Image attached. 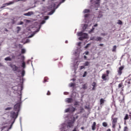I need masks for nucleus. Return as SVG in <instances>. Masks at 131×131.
Returning a JSON list of instances; mask_svg holds the SVG:
<instances>
[{
  "label": "nucleus",
  "instance_id": "nucleus-1",
  "mask_svg": "<svg viewBox=\"0 0 131 131\" xmlns=\"http://www.w3.org/2000/svg\"><path fill=\"white\" fill-rule=\"evenodd\" d=\"M78 36H80L79 37V40H83V39L88 38V34L82 33V32L78 33Z\"/></svg>",
  "mask_w": 131,
  "mask_h": 131
},
{
  "label": "nucleus",
  "instance_id": "nucleus-2",
  "mask_svg": "<svg viewBox=\"0 0 131 131\" xmlns=\"http://www.w3.org/2000/svg\"><path fill=\"white\" fill-rule=\"evenodd\" d=\"M106 74H103L101 78L104 81H106V80H109V74L110 73V71L109 70L106 71Z\"/></svg>",
  "mask_w": 131,
  "mask_h": 131
},
{
  "label": "nucleus",
  "instance_id": "nucleus-3",
  "mask_svg": "<svg viewBox=\"0 0 131 131\" xmlns=\"http://www.w3.org/2000/svg\"><path fill=\"white\" fill-rule=\"evenodd\" d=\"M114 115H112V127L115 128L116 126V123H117V120H118V118H113Z\"/></svg>",
  "mask_w": 131,
  "mask_h": 131
},
{
  "label": "nucleus",
  "instance_id": "nucleus-4",
  "mask_svg": "<svg viewBox=\"0 0 131 131\" xmlns=\"http://www.w3.org/2000/svg\"><path fill=\"white\" fill-rule=\"evenodd\" d=\"M18 113H19V112H17L16 113H15L14 111L11 112L10 117L12 118H13V119H16V118H17V117H18Z\"/></svg>",
  "mask_w": 131,
  "mask_h": 131
},
{
  "label": "nucleus",
  "instance_id": "nucleus-5",
  "mask_svg": "<svg viewBox=\"0 0 131 131\" xmlns=\"http://www.w3.org/2000/svg\"><path fill=\"white\" fill-rule=\"evenodd\" d=\"M14 111H17V112H19L20 111V103H16L14 106Z\"/></svg>",
  "mask_w": 131,
  "mask_h": 131
},
{
  "label": "nucleus",
  "instance_id": "nucleus-6",
  "mask_svg": "<svg viewBox=\"0 0 131 131\" xmlns=\"http://www.w3.org/2000/svg\"><path fill=\"white\" fill-rule=\"evenodd\" d=\"M10 66L12 68L13 71H17L18 69H19V68L16 66V65L10 64Z\"/></svg>",
  "mask_w": 131,
  "mask_h": 131
},
{
  "label": "nucleus",
  "instance_id": "nucleus-7",
  "mask_svg": "<svg viewBox=\"0 0 131 131\" xmlns=\"http://www.w3.org/2000/svg\"><path fill=\"white\" fill-rule=\"evenodd\" d=\"M124 67L123 66L120 67L119 68V70H118V75H121L122 74V71L123 70Z\"/></svg>",
  "mask_w": 131,
  "mask_h": 131
},
{
  "label": "nucleus",
  "instance_id": "nucleus-8",
  "mask_svg": "<svg viewBox=\"0 0 131 131\" xmlns=\"http://www.w3.org/2000/svg\"><path fill=\"white\" fill-rule=\"evenodd\" d=\"M14 4V2H10L9 3H7L3 5V6L1 7V9H3V8H5L7 6H10V5H13Z\"/></svg>",
  "mask_w": 131,
  "mask_h": 131
},
{
  "label": "nucleus",
  "instance_id": "nucleus-9",
  "mask_svg": "<svg viewBox=\"0 0 131 131\" xmlns=\"http://www.w3.org/2000/svg\"><path fill=\"white\" fill-rule=\"evenodd\" d=\"M125 85H127L128 88H129L130 86V80H126L125 81Z\"/></svg>",
  "mask_w": 131,
  "mask_h": 131
},
{
  "label": "nucleus",
  "instance_id": "nucleus-10",
  "mask_svg": "<svg viewBox=\"0 0 131 131\" xmlns=\"http://www.w3.org/2000/svg\"><path fill=\"white\" fill-rule=\"evenodd\" d=\"M24 16H31V15H33V11H29L28 13H25Z\"/></svg>",
  "mask_w": 131,
  "mask_h": 131
},
{
  "label": "nucleus",
  "instance_id": "nucleus-11",
  "mask_svg": "<svg viewBox=\"0 0 131 131\" xmlns=\"http://www.w3.org/2000/svg\"><path fill=\"white\" fill-rule=\"evenodd\" d=\"M97 123H96V122H94L92 126V130H96V125Z\"/></svg>",
  "mask_w": 131,
  "mask_h": 131
},
{
  "label": "nucleus",
  "instance_id": "nucleus-12",
  "mask_svg": "<svg viewBox=\"0 0 131 131\" xmlns=\"http://www.w3.org/2000/svg\"><path fill=\"white\" fill-rule=\"evenodd\" d=\"M73 101V99L71 98H67L66 102H67V103H72V101Z\"/></svg>",
  "mask_w": 131,
  "mask_h": 131
},
{
  "label": "nucleus",
  "instance_id": "nucleus-13",
  "mask_svg": "<svg viewBox=\"0 0 131 131\" xmlns=\"http://www.w3.org/2000/svg\"><path fill=\"white\" fill-rule=\"evenodd\" d=\"M82 89L83 90H86V89H88V84L87 83L82 84Z\"/></svg>",
  "mask_w": 131,
  "mask_h": 131
},
{
  "label": "nucleus",
  "instance_id": "nucleus-14",
  "mask_svg": "<svg viewBox=\"0 0 131 131\" xmlns=\"http://www.w3.org/2000/svg\"><path fill=\"white\" fill-rule=\"evenodd\" d=\"M102 126H104V127H107V126H108V123L106 122H103L102 123Z\"/></svg>",
  "mask_w": 131,
  "mask_h": 131
},
{
  "label": "nucleus",
  "instance_id": "nucleus-15",
  "mask_svg": "<svg viewBox=\"0 0 131 131\" xmlns=\"http://www.w3.org/2000/svg\"><path fill=\"white\" fill-rule=\"evenodd\" d=\"M95 40L96 41H101V40H102V37H97L96 38Z\"/></svg>",
  "mask_w": 131,
  "mask_h": 131
},
{
  "label": "nucleus",
  "instance_id": "nucleus-16",
  "mask_svg": "<svg viewBox=\"0 0 131 131\" xmlns=\"http://www.w3.org/2000/svg\"><path fill=\"white\" fill-rule=\"evenodd\" d=\"M104 102H105V100L103 98H101L100 100V105L104 104Z\"/></svg>",
  "mask_w": 131,
  "mask_h": 131
},
{
  "label": "nucleus",
  "instance_id": "nucleus-17",
  "mask_svg": "<svg viewBox=\"0 0 131 131\" xmlns=\"http://www.w3.org/2000/svg\"><path fill=\"white\" fill-rule=\"evenodd\" d=\"M5 61H12V58L10 57H8L5 58Z\"/></svg>",
  "mask_w": 131,
  "mask_h": 131
},
{
  "label": "nucleus",
  "instance_id": "nucleus-18",
  "mask_svg": "<svg viewBox=\"0 0 131 131\" xmlns=\"http://www.w3.org/2000/svg\"><path fill=\"white\" fill-rule=\"evenodd\" d=\"M73 123L71 122H70L68 123V126L69 127H72V126H73Z\"/></svg>",
  "mask_w": 131,
  "mask_h": 131
},
{
  "label": "nucleus",
  "instance_id": "nucleus-19",
  "mask_svg": "<svg viewBox=\"0 0 131 131\" xmlns=\"http://www.w3.org/2000/svg\"><path fill=\"white\" fill-rule=\"evenodd\" d=\"M122 86H123V83L121 82L118 84L119 89H120V88H122Z\"/></svg>",
  "mask_w": 131,
  "mask_h": 131
},
{
  "label": "nucleus",
  "instance_id": "nucleus-20",
  "mask_svg": "<svg viewBox=\"0 0 131 131\" xmlns=\"http://www.w3.org/2000/svg\"><path fill=\"white\" fill-rule=\"evenodd\" d=\"M70 111H71V112H74V111H75V108L72 107L70 108Z\"/></svg>",
  "mask_w": 131,
  "mask_h": 131
},
{
  "label": "nucleus",
  "instance_id": "nucleus-21",
  "mask_svg": "<svg viewBox=\"0 0 131 131\" xmlns=\"http://www.w3.org/2000/svg\"><path fill=\"white\" fill-rule=\"evenodd\" d=\"M21 67L23 68H25L26 67V65L25 64V62L23 61V63H22V65H21Z\"/></svg>",
  "mask_w": 131,
  "mask_h": 131
},
{
  "label": "nucleus",
  "instance_id": "nucleus-22",
  "mask_svg": "<svg viewBox=\"0 0 131 131\" xmlns=\"http://www.w3.org/2000/svg\"><path fill=\"white\" fill-rule=\"evenodd\" d=\"M90 62L89 61H86L85 62V63H84V66H89L90 65Z\"/></svg>",
  "mask_w": 131,
  "mask_h": 131
},
{
  "label": "nucleus",
  "instance_id": "nucleus-23",
  "mask_svg": "<svg viewBox=\"0 0 131 131\" xmlns=\"http://www.w3.org/2000/svg\"><path fill=\"white\" fill-rule=\"evenodd\" d=\"M48 80H49V78H48V77H45L44 78L43 82H47V81H48Z\"/></svg>",
  "mask_w": 131,
  "mask_h": 131
},
{
  "label": "nucleus",
  "instance_id": "nucleus-24",
  "mask_svg": "<svg viewBox=\"0 0 131 131\" xmlns=\"http://www.w3.org/2000/svg\"><path fill=\"white\" fill-rule=\"evenodd\" d=\"M86 28H88V25L86 24H84L83 26V29L84 30H85V29H86Z\"/></svg>",
  "mask_w": 131,
  "mask_h": 131
},
{
  "label": "nucleus",
  "instance_id": "nucleus-25",
  "mask_svg": "<svg viewBox=\"0 0 131 131\" xmlns=\"http://www.w3.org/2000/svg\"><path fill=\"white\" fill-rule=\"evenodd\" d=\"M124 119V120H127V119H128V114L125 115Z\"/></svg>",
  "mask_w": 131,
  "mask_h": 131
},
{
  "label": "nucleus",
  "instance_id": "nucleus-26",
  "mask_svg": "<svg viewBox=\"0 0 131 131\" xmlns=\"http://www.w3.org/2000/svg\"><path fill=\"white\" fill-rule=\"evenodd\" d=\"M25 53H26V50L25 49H22L21 51V54H25Z\"/></svg>",
  "mask_w": 131,
  "mask_h": 131
},
{
  "label": "nucleus",
  "instance_id": "nucleus-27",
  "mask_svg": "<svg viewBox=\"0 0 131 131\" xmlns=\"http://www.w3.org/2000/svg\"><path fill=\"white\" fill-rule=\"evenodd\" d=\"M90 9H85L83 12L84 13V14H85L86 13H90Z\"/></svg>",
  "mask_w": 131,
  "mask_h": 131
},
{
  "label": "nucleus",
  "instance_id": "nucleus-28",
  "mask_svg": "<svg viewBox=\"0 0 131 131\" xmlns=\"http://www.w3.org/2000/svg\"><path fill=\"white\" fill-rule=\"evenodd\" d=\"M92 86H93L94 88H96L97 86V83H96V82H94L92 84Z\"/></svg>",
  "mask_w": 131,
  "mask_h": 131
},
{
  "label": "nucleus",
  "instance_id": "nucleus-29",
  "mask_svg": "<svg viewBox=\"0 0 131 131\" xmlns=\"http://www.w3.org/2000/svg\"><path fill=\"white\" fill-rule=\"evenodd\" d=\"M116 46H114L113 48L112 52H116Z\"/></svg>",
  "mask_w": 131,
  "mask_h": 131
},
{
  "label": "nucleus",
  "instance_id": "nucleus-30",
  "mask_svg": "<svg viewBox=\"0 0 131 131\" xmlns=\"http://www.w3.org/2000/svg\"><path fill=\"white\" fill-rule=\"evenodd\" d=\"M70 88H72L73 86H75V83H71L70 84Z\"/></svg>",
  "mask_w": 131,
  "mask_h": 131
},
{
  "label": "nucleus",
  "instance_id": "nucleus-31",
  "mask_svg": "<svg viewBox=\"0 0 131 131\" xmlns=\"http://www.w3.org/2000/svg\"><path fill=\"white\" fill-rule=\"evenodd\" d=\"M117 24H119V25H122V21L121 20H118Z\"/></svg>",
  "mask_w": 131,
  "mask_h": 131
},
{
  "label": "nucleus",
  "instance_id": "nucleus-32",
  "mask_svg": "<svg viewBox=\"0 0 131 131\" xmlns=\"http://www.w3.org/2000/svg\"><path fill=\"white\" fill-rule=\"evenodd\" d=\"M25 75V71L24 70L21 71V76H24Z\"/></svg>",
  "mask_w": 131,
  "mask_h": 131
},
{
  "label": "nucleus",
  "instance_id": "nucleus-33",
  "mask_svg": "<svg viewBox=\"0 0 131 131\" xmlns=\"http://www.w3.org/2000/svg\"><path fill=\"white\" fill-rule=\"evenodd\" d=\"M54 12H55V10L51 11L48 13V15H53V14H54Z\"/></svg>",
  "mask_w": 131,
  "mask_h": 131
},
{
  "label": "nucleus",
  "instance_id": "nucleus-34",
  "mask_svg": "<svg viewBox=\"0 0 131 131\" xmlns=\"http://www.w3.org/2000/svg\"><path fill=\"white\" fill-rule=\"evenodd\" d=\"M87 74H88V72H84L82 77H85V76H86Z\"/></svg>",
  "mask_w": 131,
  "mask_h": 131
},
{
  "label": "nucleus",
  "instance_id": "nucleus-35",
  "mask_svg": "<svg viewBox=\"0 0 131 131\" xmlns=\"http://www.w3.org/2000/svg\"><path fill=\"white\" fill-rule=\"evenodd\" d=\"M124 131H128V128L127 127V126H125L124 127Z\"/></svg>",
  "mask_w": 131,
  "mask_h": 131
},
{
  "label": "nucleus",
  "instance_id": "nucleus-36",
  "mask_svg": "<svg viewBox=\"0 0 131 131\" xmlns=\"http://www.w3.org/2000/svg\"><path fill=\"white\" fill-rule=\"evenodd\" d=\"M5 110L7 111H10V110H12V107H7L6 108H5Z\"/></svg>",
  "mask_w": 131,
  "mask_h": 131
},
{
  "label": "nucleus",
  "instance_id": "nucleus-37",
  "mask_svg": "<svg viewBox=\"0 0 131 131\" xmlns=\"http://www.w3.org/2000/svg\"><path fill=\"white\" fill-rule=\"evenodd\" d=\"M69 111H70V108H67L65 110L66 113H67L69 112Z\"/></svg>",
  "mask_w": 131,
  "mask_h": 131
},
{
  "label": "nucleus",
  "instance_id": "nucleus-38",
  "mask_svg": "<svg viewBox=\"0 0 131 131\" xmlns=\"http://www.w3.org/2000/svg\"><path fill=\"white\" fill-rule=\"evenodd\" d=\"M23 24H24V23L23 21H20L17 24V25H23Z\"/></svg>",
  "mask_w": 131,
  "mask_h": 131
},
{
  "label": "nucleus",
  "instance_id": "nucleus-39",
  "mask_svg": "<svg viewBox=\"0 0 131 131\" xmlns=\"http://www.w3.org/2000/svg\"><path fill=\"white\" fill-rule=\"evenodd\" d=\"M84 68H85L84 66H81L80 67V70H82V69H84Z\"/></svg>",
  "mask_w": 131,
  "mask_h": 131
},
{
  "label": "nucleus",
  "instance_id": "nucleus-40",
  "mask_svg": "<svg viewBox=\"0 0 131 131\" xmlns=\"http://www.w3.org/2000/svg\"><path fill=\"white\" fill-rule=\"evenodd\" d=\"M26 2V0H15V2Z\"/></svg>",
  "mask_w": 131,
  "mask_h": 131
},
{
  "label": "nucleus",
  "instance_id": "nucleus-41",
  "mask_svg": "<svg viewBox=\"0 0 131 131\" xmlns=\"http://www.w3.org/2000/svg\"><path fill=\"white\" fill-rule=\"evenodd\" d=\"M73 118V122H74V121H75V119H77V118H78V116H77L75 118L74 117Z\"/></svg>",
  "mask_w": 131,
  "mask_h": 131
},
{
  "label": "nucleus",
  "instance_id": "nucleus-42",
  "mask_svg": "<svg viewBox=\"0 0 131 131\" xmlns=\"http://www.w3.org/2000/svg\"><path fill=\"white\" fill-rule=\"evenodd\" d=\"M95 30V28L92 27V29L90 30V32L92 33Z\"/></svg>",
  "mask_w": 131,
  "mask_h": 131
},
{
  "label": "nucleus",
  "instance_id": "nucleus-43",
  "mask_svg": "<svg viewBox=\"0 0 131 131\" xmlns=\"http://www.w3.org/2000/svg\"><path fill=\"white\" fill-rule=\"evenodd\" d=\"M47 96H50L51 95V92L50 91H48L47 93Z\"/></svg>",
  "mask_w": 131,
  "mask_h": 131
},
{
  "label": "nucleus",
  "instance_id": "nucleus-44",
  "mask_svg": "<svg viewBox=\"0 0 131 131\" xmlns=\"http://www.w3.org/2000/svg\"><path fill=\"white\" fill-rule=\"evenodd\" d=\"M77 105H78V102L75 101L74 103V106H77Z\"/></svg>",
  "mask_w": 131,
  "mask_h": 131
},
{
  "label": "nucleus",
  "instance_id": "nucleus-45",
  "mask_svg": "<svg viewBox=\"0 0 131 131\" xmlns=\"http://www.w3.org/2000/svg\"><path fill=\"white\" fill-rule=\"evenodd\" d=\"M17 31H20L21 30V28L20 27H17Z\"/></svg>",
  "mask_w": 131,
  "mask_h": 131
},
{
  "label": "nucleus",
  "instance_id": "nucleus-46",
  "mask_svg": "<svg viewBox=\"0 0 131 131\" xmlns=\"http://www.w3.org/2000/svg\"><path fill=\"white\" fill-rule=\"evenodd\" d=\"M45 20H48L49 19V16H46L44 18Z\"/></svg>",
  "mask_w": 131,
  "mask_h": 131
},
{
  "label": "nucleus",
  "instance_id": "nucleus-47",
  "mask_svg": "<svg viewBox=\"0 0 131 131\" xmlns=\"http://www.w3.org/2000/svg\"><path fill=\"white\" fill-rule=\"evenodd\" d=\"M84 17H85V18H88L89 17V14H85Z\"/></svg>",
  "mask_w": 131,
  "mask_h": 131
},
{
  "label": "nucleus",
  "instance_id": "nucleus-48",
  "mask_svg": "<svg viewBox=\"0 0 131 131\" xmlns=\"http://www.w3.org/2000/svg\"><path fill=\"white\" fill-rule=\"evenodd\" d=\"M52 6H53V8H54H54L56 7V4L54 3L52 4Z\"/></svg>",
  "mask_w": 131,
  "mask_h": 131
},
{
  "label": "nucleus",
  "instance_id": "nucleus-49",
  "mask_svg": "<svg viewBox=\"0 0 131 131\" xmlns=\"http://www.w3.org/2000/svg\"><path fill=\"white\" fill-rule=\"evenodd\" d=\"M97 3H96L97 5H99V4L100 3V0H96Z\"/></svg>",
  "mask_w": 131,
  "mask_h": 131
},
{
  "label": "nucleus",
  "instance_id": "nucleus-50",
  "mask_svg": "<svg viewBox=\"0 0 131 131\" xmlns=\"http://www.w3.org/2000/svg\"><path fill=\"white\" fill-rule=\"evenodd\" d=\"M45 23H46V21L43 20V21H42V22L41 23V24H45Z\"/></svg>",
  "mask_w": 131,
  "mask_h": 131
},
{
  "label": "nucleus",
  "instance_id": "nucleus-51",
  "mask_svg": "<svg viewBox=\"0 0 131 131\" xmlns=\"http://www.w3.org/2000/svg\"><path fill=\"white\" fill-rule=\"evenodd\" d=\"M98 27V24H95L93 26V27Z\"/></svg>",
  "mask_w": 131,
  "mask_h": 131
},
{
  "label": "nucleus",
  "instance_id": "nucleus-52",
  "mask_svg": "<svg viewBox=\"0 0 131 131\" xmlns=\"http://www.w3.org/2000/svg\"><path fill=\"white\" fill-rule=\"evenodd\" d=\"M104 46V44L100 43L99 44V47H103Z\"/></svg>",
  "mask_w": 131,
  "mask_h": 131
},
{
  "label": "nucleus",
  "instance_id": "nucleus-53",
  "mask_svg": "<svg viewBox=\"0 0 131 131\" xmlns=\"http://www.w3.org/2000/svg\"><path fill=\"white\" fill-rule=\"evenodd\" d=\"M95 37H93L91 38V40H94Z\"/></svg>",
  "mask_w": 131,
  "mask_h": 131
},
{
  "label": "nucleus",
  "instance_id": "nucleus-54",
  "mask_svg": "<svg viewBox=\"0 0 131 131\" xmlns=\"http://www.w3.org/2000/svg\"><path fill=\"white\" fill-rule=\"evenodd\" d=\"M85 55H88L89 54V51L85 52Z\"/></svg>",
  "mask_w": 131,
  "mask_h": 131
},
{
  "label": "nucleus",
  "instance_id": "nucleus-55",
  "mask_svg": "<svg viewBox=\"0 0 131 131\" xmlns=\"http://www.w3.org/2000/svg\"><path fill=\"white\" fill-rule=\"evenodd\" d=\"M80 45H81V42H79L78 43V46H80Z\"/></svg>",
  "mask_w": 131,
  "mask_h": 131
},
{
  "label": "nucleus",
  "instance_id": "nucleus-56",
  "mask_svg": "<svg viewBox=\"0 0 131 131\" xmlns=\"http://www.w3.org/2000/svg\"><path fill=\"white\" fill-rule=\"evenodd\" d=\"M95 87H93L92 88V91H95Z\"/></svg>",
  "mask_w": 131,
  "mask_h": 131
},
{
  "label": "nucleus",
  "instance_id": "nucleus-57",
  "mask_svg": "<svg viewBox=\"0 0 131 131\" xmlns=\"http://www.w3.org/2000/svg\"><path fill=\"white\" fill-rule=\"evenodd\" d=\"M87 48H89V44H88V45L85 46V48L87 49Z\"/></svg>",
  "mask_w": 131,
  "mask_h": 131
},
{
  "label": "nucleus",
  "instance_id": "nucleus-58",
  "mask_svg": "<svg viewBox=\"0 0 131 131\" xmlns=\"http://www.w3.org/2000/svg\"><path fill=\"white\" fill-rule=\"evenodd\" d=\"M106 131H111V129L108 128V129H107V130H106Z\"/></svg>",
  "mask_w": 131,
  "mask_h": 131
},
{
  "label": "nucleus",
  "instance_id": "nucleus-59",
  "mask_svg": "<svg viewBox=\"0 0 131 131\" xmlns=\"http://www.w3.org/2000/svg\"><path fill=\"white\" fill-rule=\"evenodd\" d=\"M13 123H14V121L13 122V123L11 124V126H10V128L11 127H12V125H13Z\"/></svg>",
  "mask_w": 131,
  "mask_h": 131
},
{
  "label": "nucleus",
  "instance_id": "nucleus-60",
  "mask_svg": "<svg viewBox=\"0 0 131 131\" xmlns=\"http://www.w3.org/2000/svg\"><path fill=\"white\" fill-rule=\"evenodd\" d=\"M72 131H76V128H74Z\"/></svg>",
  "mask_w": 131,
  "mask_h": 131
},
{
  "label": "nucleus",
  "instance_id": "nucleus-61",
  "mask_svg": "<svg viewBox=\"0 0 131 131\" xmlns=\"http://www.w3.org/2000/svg\"><path fill=\"white\" fill-rule=\"evenodd\" d=\"M66 0H62L61 3H64V2H65Z\"/></svg>",
  "mask_w": 131,
  "mask_h": 131
},
{
  "label": "nucleus",
  "instance_id": "nucleus-62",
  "mask_svg": "<svg viewBox=\"0 0 131 131\" xmlns=\"http://www.w3.org/2000/svg\"><path fill=\"white\" fill-rule=\"evenodd\" d=\"M84 59H86V56H84Z\"/></svg>",
  "mask_w": 131,
  "mask_h": 131
},
{
  "label": "nucleus",
  "instance_id": "nucleus-63",
  "mask_svg": "<svg viewBox=\"0 0 131 131\" xmlns=\"http://www.w3.org/2000/svg\"><path fill=\"white\" fill-rule=\"evenodd\" d=\"M66 43H68V41L66 40Z\"/></svg>",
  "mask_w": 131,
  "mask_h": 131
},
{
  "label": "nucleus",
  "instance_id": "nucleus-64",
  "mask_svg": "<svg viewBox=\"0 0 131 131\" xmlns=\"http://www.w3.org/2000/svg\"><path fill=\"white\" fill-rule=\"evenodd\" d=\"M5 31H7V32H8V29H5Z\"/></svg>",
  "mask_w": 131,
  "mask_h": 131
}]
</instances>
